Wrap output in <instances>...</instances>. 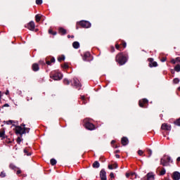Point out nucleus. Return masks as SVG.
Returning a JSON list of instances; mask_svg holds the SVG:
<instances>
[{
	"mask_svg": "<svg viewBox=\"0 0 180 180\" xmlns=\"http://www.w3.org/2000/svg\"><path fill=\"white\" fill-rule=\"evenodd\" d=\"M125 176L127 178H129V176H130V173H126Z\"/></svg>",
	"mask_w": 180,
	"mask_h": 180,
	"instance_id": "54",
	"label": "nucleus"
},
{
	"mask_svg": "<svg viewBox=\"0 0 180 180\" xmlns=\"http://www.w3.org/2000/svg\"><path fill=\"white\" fill-rule=\"evenodd\" d=\"M138 154L141 156L144 154V151L141 150H138Z\"/></svg>",
	"mask_w": 180,
	"mask_h": 180,
	"instance_id": "34",
	"label": "nucleus"
},
{
	"mask_svg": "<svg viewBox=\"0 0 180 180\" xmlns=\"http://www.w3.org/2000/svg\"><path fill=\"white\" fill-rule=\"evenodd\" d=\"M62 67L63 68H65V70H67V68H68V64L64 63V65Z\"/></svg>",
	"mask_w": 180,
	"mask_h": 180,
	"instance_id": "38",
	"label": "nucleus"
},
{
	"mask_svg": "<svg viewBox=\"0 0 180 180\" xmlns=\"http://www.w3.org/2000/svg\"><path fill=\"white\" fill-rule=\"evenodd\" d=\"M120 153V150H115V153Z\"/></svg>",
	"mask_w": 180,
	"mask_h": 180,
	"instance_id": "61",
	"label": "nucleus"
},
{
	"mask_svg": "<svg viewBox=\"0 0 180 180\" xmlns=\"http://www.w3.org/2000/svg\"><path fill=\"white\" fill-rule=\"evenodd\" d=\"M19 174H22V171L18 170V171H17V175H19Z\"/></svg>",
	"mask_w": 180,
	"mask_h": 180,
	"instance_id": "55",
	"label": "nucleus"
},
{
	"mask_svg": "<svg viewBox=\"0 0 180 180\" xmlns=\"http://www.w3.org/2000/svg\"><path fill=\"white\" fill-rule=\"evenodd\" d=\"M147 103H148V100H147V98H143L139 101V105L140 108H147V105H146Z\"/></svg>",
	"mask_w": 180,
	"mask_h": 180,
	"instance_id": "6",
	"label": "nucleus"
},
{
	"mask_svg": "<svg viewBox=\"0 0 180 180\" xmlns=\"http://www.w3.org/2000/svg\"><path fill=\"white\" fill-rule=\"evenodd\" d=\"M165 169L162 168V171L160 172V175H165Z\"/></svg>",
	"mask_w": 180,
	"mask_h": 180,
	"instance_id": "30",
	"label": "nucleus"
},
{
	"mask_svg": "<svg viewBox=\"0 0 180 180\" xmlns=\"http://www.w3.org/2000/svg\"><path fill=\"white\" fill-rule=\"evenodd\" d=\"M50 77L52 79H54V81H60V79H63V75L60 73H56Z\"/></svg>",
	"mask_w": 180,
	"mask_h": 180,
	"instance_id": "7",
	"label": "nucleus"
},
{
	"mask_svg": "<svg viewBox=\"0 0 180 180\" xmlns=\"http://www.w3.org/2000/svg\"><path fill=\"white\" fill-rule=\"evenodd\" d=\"M2 108H9V104L6 103L2 106Z\"/></svg>",
	"mask_w": 180,
	"mask_h": 180,
	"instance_id": "47",
	"label": "nucleus"
},
{
	"mask_svg": "<svg viewBox=\"0 0 180 180\" xmlns=\"http://www.w3.org/2000/svg\"><path fill=\"white\" fill-rule=\"evenodd\" d=\"M176 63H180V57L176 58Z\"/></svg>",
	"mask_w": 180,
	"mask_h": 180,
	"instance_id": "51",
	"label": "nucleus"
},
{
	"mask_svg": "<svg viewBox=\"0 0 180 180\" xmlns=\"http://www.w3.org/2000/svg\"><path fill=\"white\" fill-rule=\"evenodd\" d=\"M24 130L25 131V134L29 133V131H30V128L24 127Z\"/></svg>",
	"mask_w": 180,
	"mask_h": 180,
	"instance_id": "37",
	"label": "nucleus"
},
{
	"mask_svg": "<svg viewBox=\"0 0 180 180\" xmlns=\"http://www.w3.org/2000/svg\"><path fill=\"white\" fill-rule=\"evenodd\" d=\"M172 179L174 180H179L180 179V173L179 172H174L172 175Z\"/></svg>",
	"mask_w": 180,
	"mask_h": 180,
	"instance_id": "12",
	"label": "nucleus"
},
{
	"mask_svg": "<svg viewBox=\"0 0 180 180\" xmlns=\"http://www.w3.org/2000/svg\"><path fill=\"white\" fill-rule=\"evenodd\" d=\"M63 82H64L65 85H70V80L69 79H65L63 80Z\"/></svg>",
	"mask_w": 180,
	"mask_h": 180,
	"instance_id": "28",
	"label": "nucleus"
},
{
	"mask_svg": "<svg viewBox=\"0 0 180 180\" xmlns=\"http://www.w3.org/2000/svg\"><path fill=\"white\" fill-rule=\"evenodd\" d=\"M14 131L15 134H20V136H22V134H25V131L21 126H15Z\"/></svg>",
	"mask_w": 180,
	"mask_h": 180,
	"instance_id": "2",
	"label": "nucleus"
},
{
	"mask_svg": "<svg viewBox=\"0 0 180 180\" xmlns=\"http://www.w3.org/2000/svg\"><path fill=\"white\" fill-rule=\"evenodd\" d=\"M36 25H34V22L31 21L28 23V29L29 30H34Z\"/></svg>",
	"mask_w": 180,
	"mask_h": 180,
	"instance_id": "13",
	"label": "nucleus"
},
{
	"mask_svg": "<svg viewBox=\"0 0 180 180\" xmlns=\"http://www.w3.org/2000/svg\"><path fill=\"white\" fill-rule=\"evenodd\" d=\"M83 60L84 61H92V60H94V57L91 56L89 52H86L84 53Z\"/></svg>",
	"mask_w": 180,
	"mask_h": 180,
	"instance_id": "4",
	"label": "nucleus"
},
{
	"mask_svg": "<svg viewBox=\"0 0 180 180\" xmlns=\"http://www.w3.org/2000/svg\"><path fill=\"white\" fill-rule=\"evenodd\" d=\"M122 46L124 49H126L127 44L124 41H122Z\"/></svg>",
	"mask_w": 180,
	"mask_h": 180,
	"instance_id": "29",
	"label": "nucleus"
},
{
	"mask_svg": "<svg viewBox=\"0 0 180 180\" xmlns=\"http://www.w3.org/2000/svg\"><path fill=\"white\" fill-rule=\"evenodd\" d=\"M171 63H172V64H176V60H175V59H172Z\"/></svg>",
	"mask_w": 180,
	"mask_h": 180,
	"instance_id": "45",
	"label": "nucleus"
},
{
	"mask_svg": "<svg viewBox=\"0 0 180 180\" xmlns=\"http://www.w3.org/2000/svg\"><path fill=\"white\" fill-rule=\"evenodd\" d=\"M9 167L11 169H16V166H15L13 164H11Z\"/></svg>",
	"mask_w": 180,
	"mask_h": 180,
	"instance_id": "33",
	"label": "nucleus"
},
{
	"mask_svg": "<svg viewBox=\"0 0 180 180\" xmlns=\"http://www.w3.org/2000/svg\"><path fill=\"white\" fill-rule=\"evenodd\" d=\"M173 82H174V84H179V78L174 79Z\"/></svg>",
	"mask_w": 180,
	"mask_h": 180,
	"instance_id": "32",
	"label": "nucleus"
},
{
	"mask_svg": "<svg viewBox=\"0 0 180 180\" xmlns=\"http://www.w3.org/2000/svg\"><path fill=\"white\" fill-rule=\"evenodd\" d=\"M115 49H116L117 50H120V45H119V44H115Z\"/></svg>",
	"mask_w": 180,
	"mask_h": 180,
	"instance_id": "40",
	"label": "nucleus"
},
{
	"mask_svg": "<svg viewBox=\"0 0 180 180\" xmlns=\"http://www.w3.org/2000/svg\"><path fill=\"white\" fill-rule=\"evenodd\" d=\"M131 176H133L134 175H136V173H129Z\"/></svg>",
	"mask_w": 180,
	"mask_h": 180,
	"instance_id": "57",
	"label": "nucleus"
},
{
	"mask_svg": "<svg viewBox=\"0 0 180 180\" xmlns=\"http://www.w3.org/2000/svg\"><path fill=\"white\" fill-rule=\"evenodd\" d=\"M169 162H171V157L168 156L167 159L162 158L160 160V164L161 165H163V167H167L169 165Z\"/></svg>",
	"mask_w": 180,
	"mask_h": 180,
	"instance_id": "3",
	"label": "nucleus"
},
{
	"mask_svg": "<svg viewBox=\"0 0 180 180\" xmlns=\"http://www.w3.org/2000/svg\"><path fill=\"white\" fill-rule=\"evenodd\" d=\"M115 157H116V158H120V155H115Z\"/></svg>",
	"mask_w": 180,
	"mask_h": 180,
	"instance_id": "58",
	"label": "nucleus"
},
{
	"mask_svg": "<svg viewBox=\"0 0 180 180\" xmlns=\"http://www.w3.org/2000/svg\"><path fill=\"white\" fill-rule=\"evenodd\" d=\"M93 168H99L101 167V165L99 164V162L95 161L92 165Z\"/></svg>",
	"mask_w": 180,
	"mask_h": 180,
	"instance_id": "19",
	"label": "nucleus"
},
{
	"mask_svg": "<svg viewBox=\"0 0 180 180\" xmlns=\"http://www.w3.org/2000/svg\"><path fill=\"white\" fill-rule=\"evenodd\" d=\"M148 153L149 154V157H151V154H153V151L151 150V149H148Z\"/></svg>",
	"mask_w": 180,
	"mask_h": 180,
	"instance_id": "42",
	"label": "nucleus"
},
{
	"mask_svg": "<svg viewBox=\"0 0 180 180\" xmlns=\"http://www.w3.org/2000/svg\"><path fill=\"white\" fill-rule=\"evenodd\" d=\"M21 126H22V127H25L26 126V124H22Z\"/></svg>",
	"mask_w": 180,
	"mask_h": 180,
	"instance_id": "62",
	"label": "nucleus"
},
{
	"mask_svg": "<svg viewBox=\"0 0 180 180\" xmlns=\"http://www.w3.org/2000/svg\"><path fill=\"white\" fill-rule=\"evenodd\" d=\"M162 130H165L166 131H169L171 130V126L167 123H164L161 126Z\"/></svg>",
	"mask_w": 180,
	"mask_h": 180,
	"instance_id": "11",
	"label": "nucleus"
},
{
	"mask_svg": "<svg viewBox=\"0 0 180 180\" xmlns=\"http://www.w3.org/2000/svg\"><path fill=\"white\" fill-rule=\"evenodd\" d=\"M12 123H15V121L13 120L6 121V124H12Z\"/></svg>",
	"mask_w": 180,
	"mask_h": 180,
	"instance_id": "35",
	"label": "nucleus"
},
{
	"mask_svg": "<svg viewBox=\"0 0 180 180\" xmlns=\"http://www.w3.org/2000/svg\"><path fill=\"white\" fill-rule=\"evenodd\" d=\"M110 178H115V174H113V172H111L110 174Z\"/></svg>",
	"mask_w": 180,
	"mask_h": 180,
	"instance_id": "49",
	"label": "nucleus"
},
{
	"mask_svg": "<svg viewBox=\"0 0 180 180\" xmlns=\"http://www.w3.org/2000/svg\"><path fill=\"white\" fill-rule=\"evenodd\" d=\"M24 153L28 156L32 155V153H29V150H27V149H24Z\"/></svg>",
	"mask_w": 180,
	"mask_h": 180,
	"instance_id": "27",
	"label": "nucleus"
},
{
	"mask_svg": "<svg viewBox=\"0 0 180 180\" xmlns=\"http://www.w3.org/2000/svg\"><path fill=\"white\" fill-rule=\"evenodd\" d=\"M41 16H40L39 14L35 15V20L36 22H39V20H41Z\"/></svg>",
	"mask_w": 180,
	"mask_h": 180,
	"instance_id": "22",
	"label": "nucleus"
},
{
	"mask_svg": "<svg viewBox=\"0 0 180 180\" xmlns=\"http://www.w3.org/2000/svg\"><path fill=\"white\" fill-rule=\"evenodd\" d=\"M148 61H149V67H150V68H153V67L158 66V63H157V62L154 61V59L152 58H148Z\"/></svg>",
	"mask_w": 180,
	"mask_h": 180,
	"instance_id": "9",
	"label": "nucleus"
},
{
	"mask_svg": "<svg viewBox=\"0 0 180 180\" xmlns=\"http://www.w3.org/2000/svg\"><path fill=\"white\" fill-rule=\"evenodd\" d=\"M68 38L70 39L71 38V35H68Z\"/></svg>",
	"mask_w": 180,
	"mask_h": 180,
	"instance_id": "63",
	"label": "nucleus"
},
{
	"mask_svg": "<svg viewBox=\"0 0 180 180\" xmlns=\"http://www.w3.org/2000/svg\"><path fill=\"white\" fill-rule=\"evenodd\" d=\"M50 162L52 165H56V164H57V160H56L54 158H52L51 159Z\"/></svg>",
	"mask_w": 180,
	"mask_h": 180,
	"instance_id": "23",
	"label": "nucleus"
},
{
	"mask_svg": "<svg viewBox=\"0 0 180 180\" xmlns=\"http://www.w3.org/2000/svg\"><path fill=\"white\" fill-rule=\"evenodd\" d=\"M112 168H115V169L117 168V163L113 164L112 165Z\"/></svg>",
	"mask_w": 180,
	"mask_h": 180,
	"instance_id": "46",
	"label": "nucleus"
},
{
	"mask_svg": "<svg viewBox=\"0 0 180 180\" xmlns=\"http://www.w3.org/2000/svg\"><path fill=\"white\" fill-rule=\"evenodd\" d=\"M174 71H176V72H179V71H180V65H176L174 67Z\"/></svg>",
	"mask_w": 180,
	"mask_h": 180,
	"instance_id": "26",
	"label": "nucleus"
},
{
	"mask_svg": "<svg viewBox=\"0 0 180 180\" xmlns=\"http://www.w3.org/2000/svg\"><path fill=\"white\" fill-rule=\"evenodd\" d=\"M49 34H53V36H56V34H57V32H53L51 29L49 30Z\"/></svg>",
	"mask_w": 180,
	"mask_h": 180,
	"instance_id": "25",
	"label": "nucleus"
},
{
	"mask_svg": "<svg viewBox=\"0 0 180 180\" xmlns=\"http://www.w3.org/2000/svg\"><path fill=\"white\" fill-rule=\"evenodd\" d=\"M58 32L62 36H64V34H67V30L64 29L63 27H59Z\"/></svg>",
	"mask_w": 180,
	"mask_h": 180,
	"instance_id": "16",
	"label": "nucleus"
},
{
	"mask_svg": "<svg viewBox=\"0 0 180 180\" xmlns=\"http://www.w3.org/2000/svg\"><path fill=\"white\" fill-rule=\"evenodd\" d=\"M111 51H112V53L115 52V47L114 46H111Z\"/></svg>",
	"mask_w": 180,
	"mask_h": 180,
	"instance_id": "53",
	"label": "nucleus"
},
{
	"mask_svg": "<svg viewBox=\"0 0 180 180\" xmlns=\"http://www.w3.org/2000/svg\"><path fill=\"white\" fill-rule=\"evenodd\" d=\"M80 99H82V101H86V99L85 98V96H81Z\"/></svg>",
	"mask_w": 180,
	"mask_h": 180,
	"instance_id": "48",
	"label": "nucleus"
},
{
	"mask_svg": "<svg viewBox=\"0 0 180 180\" xmlns=\"http://www.w3.org/2000/svg\"><path fill=\"white\" fill-rule=\"evenodd\" d=\"M6 95H9V90H6Z\"/></svg>",
	"mask_w": 180,
	"mask_h": 180,
	"instance_id": "56",
	"label": "nucleus"
},
{
	"mask_svg": "<svg viewBox=\"0 0 180 180\" xmlns=\"http://www.w3.org/2000/svg\"><path fill=\"white\" fill-rule=\"evenodd\" d=\"M20 141H22V139H20V137H18V138L17 139V143H18V144H20Z\"/></svg>",
	"mask_w": 180,
	"mask_h": 180,
	"instance_id": "43",
	"label": "nucleus"
},
{
	"mask_svg": "<svg viewBox=\"0 0 180 180\" xmlns=\"http://www.w3.org/2000/svg\"><path fill=\"white\" fill-rule=\"evenodd\" d=\"M51 63H56V59L54 58V57H52L51 58Z\"/></svg>",
	"mask_w": 180,
	"mask_h": 180,
	"instance_id": "44",
	"label": "nucleus"
},
{
	"mask_svg": "<svg viewBox=\"0 0 180 180\" xmlns=\"http://www.w3.org/2000/svg\"><path fill=\"white\" fill-rule=\"evenodd\" d=\"M79 25L85 29L91 27V22H89V21L82 20L79 22Z\"/></svg>",
	"mask_w": 180,
	"mask_h": 180,
	"instance_id": "5",
	"label": "nucleus"
},
{
	"mask_svg": "<svg viewBox=\"0 0 180 180\" xmlns=\"http://www.w3.org/2000/svg\"><path fill=\"white\" fill-rule=\"evenodd\" d=\"M64 60H65V56H64L58 58V61H59L60 63H61V61H64Z\"/></svg>",
	"mask_w": 180,
	"mask_h": 180,
	"instance_id": "24",
	"label": "nucleus"
},
{
	"mask_svg": "<svg viewBox=\"0 0 180 180\" xmlns=\"http://www.w3.org/2000/svg\"><path fill=\"white\" fill-rule=\"evenodd\" d=\"M146 176H147L148 180H154V179H155L154 173H153V172L148 173Z\"/></svg>",
	"mask_w": 180,
	"mask_h": 180,
	"instance_id": "14",
	"label": "nucleus"
},
{
	"mask_svg": "<svg viewBox=\"0 0 180 180\" xmlns=\"http://www.w3.org/2000/svg\"><path fill=\"white\" fill-rule=\"evenodd\" d=\"M100 178L101 180H108L106 177V172L103 169L100 172Z\"/></svg>",
	"mask_w": 180,
	"mask_h": 180,
	"instance_id": "10",
	"label": "nucleus"
},
{
	"mask_svg": "<svg viewBox=\"0 0 180 180\" xmlns=\"http://www.w3.org/2000/svg\"><path fill=\"white\" fill-rule=\"evenodd\" d=\"M121 143L122 146H127L129 143V139L127 137H122L121 139Z\"/></svg>",
	"mask_w": 180,
	"mask_h": 180,
	"instance_id": "15",
	"label": "nucleus"
},
{
	"mask_svg": "<svg viewBox=\"0 0 180 180\" xmlns=\"http://www.w3.org/2000/svg\"><path fill=\"white\" fill-rule=\"evenodd\" d=\"M84 126L87 130H95L96 127H95V125L89 122H87L84 124Z\"/></svg>",
	"mask_w": 180,
	"mask_h": 180,
	"instance_id": "8",
	"label": "nucleus"
},
{
	"mask_svg": "<svg viewBox=\"0 0 180 180\" xmlns=\"http://www.w3.org/2000/svg\"><path fill=\"white\" fill-rule=\"evenodd\" d=\"M177 161H180V157L177 158Z\"/></svg>",
	"mask_w": 180,
	"mask_h": 180,
	"instance_id": "64",
	"label": "nucleus"
},
{
	"mask_svg": "<svg viewBox=\"0 0 180 180\" xmlns=\"http://www.w3.org/2000/svg\"><path fill=\"white\" fill-rule=\"evenodd\" d=\"M37 5H41L43 4V0H36Z\"/></svg>",
	"mask_w": 180,
	"mask_h": 180,
	"instance_id": "31",
	"label": "nucleus"
},
{
	"mask_svg": "<svg viewBox=\"0 0 180 180\" xmlns=\"http://www.w3.org/2000/svg\"><path fill=\"white\" fill-rule=\"evenodd\" d=\"M73 84L75 86H77V88H79L81 86V83H79V80L77 79H74Z\"/></svg>",
	"mask_w": 180,
	"mask_h": 180,
	"instance_id": "18",
	"label": "nucleus"
},
{
	"mask_svg": "<svg viewBox=\"0 0 180 180\" xmlns=\"http://www.w3.org/2000/svg\"><path fill=\"white\" fill-rule=\"evenodd\" d=\"M115 61L120 64V65H124L127 63V58L123 55V53H119L115 57Z\"/></svg>",
	"mask_w": 180,
	"mask_h": 180,
	"instance_id": "1",
	"label": "nucleus"
},
{
	"mask_svg": "<svg viewBox=\"0 0 180 180\" xmlns=\"http://www.w3.org/2000/svg\"><path fill=\"white\" fill-rule=\"evenodd\" d=\"M32 70H34V72L39 71V70H40V68L39 67V64L37 63L32 64Z\"/></svg>",
	"mask_w": 180,
	"mask_h": 180,
	"instance_id": "17",
	"label": "nucleus"
},
{
	"mask_svg": "<svg viewBox=\"0 0 180 180\" xmlns=\"http://www.w3.org/2000/svg\"><path fill=\"white\" fill-rule=\"evenodd\" d=\"M108 168H109L110 169H113V165H108Z\"/></svg>",
	"mask_w": 180,
	"mask_h": 180,
	"instance_id": "52",
	"label": "nucleus"
},
{
	"mask_svg": "<svg viewBox=\"0 0 180 180\" xmlns=\"http://www.w3.org/2000/svg\"><path fill=\"white\" fill-rule=\"evenodd\" d=\"M6 176V175L5 174V173H4V172H2L1 173V174H0V176H1V178H5Z\"/></svg>",
	"mask_w": 180,
	"mask_h": 180,
	"instance_id": "41",
	"label": "nucleus"
},
{
	"mask_svg": "<svg viewBox=\"0 0 180 180\" xmlns=\"http://www.w3.org/2000/svg\"><path fill=\"white\" fill-rule=\"evenodd\" d=\"M160 61L162 63H165V61H167V57H163L160 59Z\"/></svg>",
	"mask_w": 180,
	"mask_h": 180,
	"instance_id": "36",
	"label": "nucleus"
},
{
	"mask_svg": "<svg viewBox=\"0 0 180 180\" xmlns=\"http://www.w3.org/2000/svg\"><path fill=\"white\" fill-rule=\"evenodd\" d=\"M46 63L47 64V65H51V61L50 60H47L46 62Z\"/></svg>",
	"mask_w": 180,
	"mask_h": 180,
	"instance_id": "50",
	"label": "nucleus"
},
{
	"mask_svg": "<svg viewBox=\"0 0 180 180\" xmlns=\"http://www.w3.org/2000/svg\"><path fill=\"white\" fill-rule=\"evenodd\" d=\"M72 46L74 47V49H79V42L78 41L73 42Z\"/></svg>",
	"mask_w": 180,
	"mask_h": 180,
	"instance_id": "20",
	"label": "nucleus"
},
{
	"mask_svg": "<svg viewBox=\"0 0 180 180\" xmlns=\"http://www.w3.org/2000/svg\"><path fill=\"white\" fill-rule=\"evenodd\" d=\"M0 137L5 139V129H2L0 130Z\"/></svg>",
	"mask_w": 180,
	"mask_h": 180,
	"instance_id": "21",
	"label": "nucleus"
},
{
	"mask_svg": "<svg viewBox=\"0 0 180 180\" xmlns=\"http://www.w3.org/2000/svg\"><path fill=\"white\" fill-rule=\"evenodd\" d=\"M83 103H84V105H86V101H83Z\"/></svg>",
	"mask_w": 180,
	"mask_h": 180,
	"instance_id": "60",
	"label": "nucleus"
},
{
	"mask_svg": "<svg viewBox=\"0 0 180 180\" xmlns=\"http://www.w3.org/2000/svg\"><path fill=\"white\" fill-rule=\"evenodd\" d=\"M116 143V141H112L111 144H115Z\"/></svg>",
	"mask_w": 180,
	"mask_h": 180,
	"instance_id": "59",
	"label": "nucleus"
},
{
	"mask_svg": "<svg viewBox=\"0 0 180 180\" xmlns=\"http://www.w3.org/2000/svg\"><path fill=\"white\" fill-rule=\"evenodd\" d=\"M39 64H40L41 65H46V63H44V61L43 60H39Z\"/></svg>",
	"mask_w": 180,
	"mask_h": 180,
	"instance_id": "39",
	"label": "nucleus"
}]
</instances>
